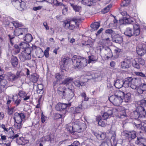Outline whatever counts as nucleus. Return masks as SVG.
<instances>
[{
  "label": "nucleus",
  "mask_w": 146,
  "mask_h": 146,
  "mask_svg": "<svg viewBox=\"0 0 146 146\" xmlns=\"http://www.w3.org/2000/svg\"><path fill=\"white\" fill-rule=\"evenodd\" d=\"M71 60L74 66L79 69L87 65L86 59L80 56L74 55L72 57Z\"/></svg>",
  "instance_id": "1"
},
{
  "label": "nucleus",
  "mask_w": 146,
  "mask_h": 146,
  "mask_svg": "<svg viewBox=\"0 0 146 146\" xmlns=\"http://www.w3.org/2000/svg\"><path fill=\"white\" fill-rule=\"evenodd\" d=\"M146 115V112L145 108L141 106H138L136 110L130 114L132 119H139L141 117H145Z\"/></svg>",
  "instance_id": "2"
},
{
  "label": "nucleus",
  "mask_w": 146,
  "mask_h": 146,
  "mask_svg": "<svg viewBox=\"0 0 146 146\" xmlns=\"http://www.w3.org/2000/svg\"><path fill=\"white\" fill-rule=\"evenodd\" d=\"M133 30L130 27H127L125 30L124 34L126 36L131 37L134 36H136L140 34V29L138 24H135L133 25Z\"/></svg>",
  "instance_id": "3"
},
{
  "label": "nucleus",
  "mask_w": 146,
  "mask_h": 146,
  "mask_svg": "<svg viewBox=\"0 0 146 146\" xmlns=\"http://www.w3.org/2000/svg\"><path fill=\"white\" fill-rule=\"evenodd\" d=\"M100 75L98 73H94L91 72H88L86 73L84 76V82L80 81V87L84 86L86 85V82H87L89 80L91 79L96 80Z\"/></svg>",
  "instance_id": "4"
},
{
  "label": "nucleus",
  "mask_w": 146,
  "mask_h": 146,
  "mask_svg": "<svg viewBox=\"0 0 146 146\" xmlns=\"http://www.w3.org/2000/svg\"><path fill=\"white\" fill-rule=\"evenodd\" d=\"M74 127V133L76 132L81 133L84 131L86 127V124L77 120L73 122Z\"/></svg>",
  "instance_id": "5"
},
{
  "label": "nucleus",
  "mask_w": 146,
  "mask_h": 146,
  "mask_svg": "<svg viewBox=\"0 0 146 146\" xmlns=\"http://www.w3.org/2000/svg\"><path fill=\"white\" fill-rule=\"evenodd\" d=\"M31 50L29 48H27L22 51L19 56V58L22 62H24L26 60H30L31 59Z\"/></svg>",
  "instance_id": "6"
},
{
  "label": "nucleus",
  "mask_w": 146,
  "mask_h": 146,
  "mask_svg": "<svg viewBox=\"0 0 146 146\" xmlns=\"http://www.w3.org/2000/svg\"><path fill=\"white\" fill-rule=\"evenodd\" d=\"M73 78H69L66 79L63 81L62 84L66 85V87L68 88L67 90L74 91V87L73 85Z\"/></svg>",
  "instance_id": "7"
},
{
  "label": "nucleus",
  "mask_w": 146,
  "mask_h": 146,
  "mask_svg": "<svg viewBox=\"0 0 146 146\" xmlns=\"http://www.w3.org/2000/svg\"><path fill=\"white\" fill-rule=\"evenodd\" d=\"M71 60L68 57L62 58L60 62V68L62 71L65 70L68 64L70 62Z\"/></svg>",
  "instance_id": "8"
},
{
  "label": "nucleus",
  "mask_w": 146,
  "mask_h": 146,
  "mask_svg": "<svg viewBox=\"0 0 146 146\" xmlns=\"http://www.w3.org/2000/svg\"><path fill=\"white\" fill-rule=\"evenodd\" d=\"M109 100L114 105L119 106L123 102V99L115 95H112L109 98Z\"/></svg>",
  "instance_id": "9"
},
{
  "label": "nucleus",
  "mask_w": 146,
  "mask_h": 146,
  "mask_svg": "<svg viewBox=\"0 0 146 146\" xmlns=\"http://www.w3.org/2000/svg\"><path fill=\"white\" fill-rule=\"evenodd\" d=\"M136 51L139 55H144L146 53V43H139L137 48Z\"/></svg>",
  "instance_id": "10"
},
{
  "label": "nucleus",
  "mask_w": 146,
  "mask_h": 146,
  "mask_svg": "<svg viewBox=\"0 0 146 146\" xmlns=\"http://www.w3.org/2000/svg\"><path fill=\"white\" fill-rule=\"evenodd\" d=\"M145 64V61L141 58L135 59L133 62V66L137 69H140Z\"/></svg>",
  "instance_id": "11"
},
{
  "label": "nucleus",
  "mask_w": 146,
  "mask_h": 146,
  "mask_svg": "<svg viewBox=\"0 0 146 146\" xmlns=\"http://www.w3.org/2000/svg\"><path fill=\"white\" fill-rule=\"evenodd\" d=\"M21 76L20 71H17L16 74L10 72L8 74V80L9 81L13 82L20 78Z\"/></svg>",
  "instance_id": "12"
},
{
  "label": "nucleus",
  "mask_w": 146,
  "mask_h": 146,
  "mask_svg": "<svg viewBox=\"0 0 146 146\" xmlns=\"http://www.w3.org/2000/svg\"><path fill=\"white\" fill-rule=\"evenodd\" d=\"M27 30L24 28H17L14 31V35L16 36H19L20 38H21V36L23 35L24 36L25 34L27 32Z\"/></svg>",
  "instance_id": "13"
},
{
  "label": "nucleus",
  "mask_w": 146,
  "mask_h": 146,
  "mask_svg": "<svg viewBox=\"0 0 146 146\" xmlns=\"http://www.w3.org/2000/svg\"><path fill=\"white\" fill-rule=\"evenodd\" d=\"M71 106L70 103L66 104L64 103H59L56 104L55 108L56 110L62 111L63 110L67 109Z\"/></svg>",
  "instance_id": "14"
},
{
  "label": "nucleus",
  "mask_w": 146,
  "mask_h": 146,
  "mask_svg": "<svg viewBox=\"0 0 146 146\" xmlns=\"http://www.w3.org/2000/svg\"><path fill=\"white\" fill-rule=\"evenodd\" d=\"M66 93L62 98H66L68 100H74L75 99L74 97V91L67 90Z\"/></svg>",
  "instance_id": "15"
},
{
  "label": "nucleus",
  "mask_w": 146,
  "mask_h": 146,
  "mask_svg": "<svg viewBox=\"0 0 146 146\" xmlns=\"http://www.w3.org/2000/svg\"><path fill=\"white\" fill-rule=\"evenodd\" d=\"M131 61L128 59H125L121 63V68L123 69H127L131 66Z\"/></svg>",
  "instance_id": "16"
},
{
  "label": "nucleus",
  "mask_w": 146,
  "mask_h": 146,
  "mask_svg": "<svg viewBox=\"0 0 146 146\" xmlns=\"http://www.w3.org/2000/svg\"><path fill=\"white\" fill-rule=\"evenodd\" d=\"M112 41L117 43L121 44L123 41L122 37L119 35L116 34L111 36Z\"/></svg>",
  "instance_id": "17"
},
{
  "label": "nucleus",
  "mask_w": 146,
  "mask_h": 146,
  "mask_svg": "<svg viewBox=\"0 0 146 146\" xmlns=\"http://www.w3.org/2000/svg\"><path fill=\"white\" fill-rule=\"evenodd\" d=\"M145 138L143 133L140 132V133L137 135V140L135 141V144L139 145H141L142 142L145 141Z\"/></svg>",
  "instance_id": "18"
},
{
  "label": "nucleus",
  "mask_w": 146,
  "mask_h": 146,
  "mask_svg": "<svg viewBox=\"0 0 146 146\" xmlns=\"http://www.w3.org/2000/svg\"><path fill=\"white\" fill-rule=\"evenodd\" d=\"M137 92L139 94H143L146 91V84H142L138 86L137 89Z\"/></svg>",
  "instance_id": "19"
},
{
  "label": "nucleus",
  "mask_w": 146,
  "mask_h": 146,
  "mask_svg": "<svg viewBox=\"0 0 146 146\" xmlns=\"http://www.w3.org/2000/svg\"><path fill=\"white\" fill-rule=\"evenodd\" d=\"M133 78L131 77H128L125 78L123 81V86L125 88L129 87L131 84Z\"/></svg>",
  "instance_id": "20"
},
{
  "label": "nucleus",
  "mask_w": 146,
  "mask_h": 146,
  "mask_svg": "<svg viewBox=\"0 0 146 146\" xmlns=\"http://www.w3.org/2000/svg\"><path fill=\"white\" fill-rule=\"evenodd\" d=\"M96 121H98V124L99 125L102 127H104L106 123V120L102 118L101 116L97 117L96 118Z\"/></svg>",
  "instance_id": "21"
},
{
  "label": "nucleus",
  "mask_w": 146,
  "mask_h": 146,
  "mask_svg": "<svg viewBox=\"0 0 146 146\" xmlns=\"http://www.w3.org/2000/svg\"><path fill=\"white\" fill-rule=\"evenodd\" d=\"M66 91H67L66 88L60 86L57 89V92L62 98L64 95H65V93L66 92Z\"/></svg>",
  "instance_id": "22"
},
{
  "label": "nucleus",
  "mask_w": 146,
  "mask_h": 146,
  "mask_svg": "<svg viewBox=\"0 0 146 146\" xmlns=\"http://www.w3.org/2000/svg\"><path fill=\"white\" fill-rule=\"evenodd\" d=\"M93 133L99 140H103L105 139L106 137V134L103 133H98L94 132Z\"/></svg>",
  "instance_id": "23"
},
{
  "label": "nucleus",
  "mask_w": 146,
  "mask_h": 146,
  "mask_svg": "<svg viewBox=\"0 0 146 146\" xmlns=\"http://www.w3.org/2000/svg\"><path fill=\"white\" fill-rule=\"evenodd\" d=\"M112 113L111 110H109L107 111L104 112L101 116L102 118L106 120L108 118H110L111 117Z\"/></svg>",
  "instance_id": "24"
},
{
  "label": "nucleus",
  "mask_w": 146,
  "mask_h": 146,
  "mask_svg": "<svg viewBox=\"0 0 146 146\" xmlns=\"http://www.w3.org/2000/svg\"><path fill=\"white\" fill-rule=\"evenodd\" d=\"M114 86L117 88H120L123 86V81L122 80L117 79L115 81Z\"/></svg>",
  "instance_id": "25"
},
{
  "label": "nucleus",
  "mask_w": 146,
  "mask_h": 146,
  "mask_svg": "<svg viewBox=\"0 0 146 146\" xmlns=\"http://www.w3.org/2000/svg\"><path fill=\"white\" fill-rule=\"evenodd\" d=\"M126 136H127L129 139H132L135 138L137 137L136 132L134 131H132L131 132H128L126 134Z\"/></svg>",
  "instance_id": "26"
},
{
  "label": "nucleus",
  "mask_w": 146,
  "mask_h": 146,
  "mask_svg": "<svg viewBox=\"0 0 146 146\" xmlns=\"http://www.w3.org/2000/svg\"><path fill=\"white\" fill-rule=\"evenodd\" d=\"M11 63L13 67H16L18 64V59L16 56L12 55L11 58Z\"/></svg>",
  "instance_id": "27"
},
{
  "label": "nucleus",
  "mask_w": 146,
  "mask_h": 146,
  "mask_svg": "<svg viewBox=\"0 0 146 146\" xmlns=\"http://www.w3.org/2000/svg\"><path fill=\"white\" fill-rule=\"evenodd\" d=\"M123 23L128 24H132L133 25H134L133 24L134 23V21L132 18H128L127 17H123Z\"/></svg>",
  "instance_id": "28"
},
{
  "label": "nucleus",
  "mask_w": 146,
  "mask_h": 146,
  "mask_svg": "<svg viewBox=\"0 0 146 146\" xmlns=\"http://www.w3.org/2000/svg\"><path fill=\"white\" fill-rule=\"evenodd\" d=\"M131 94L128 92L124 94L123 97V101L126 102H128L130 101L131 99Z\"/></svg>",
  "instance_id": "29"
},
{
  "label": "nucleus",
  "mask_w": 146,
  "mask_h": 146,
  "mask_svg": "<svg viewBox=\"0 0 146 146\" xmlns=\"http://www.w3.org/2000/svg\"><path fill=\"white\" fill-rule=\"evenodd\" d=\"M23 39L26 42H29L32 41L33 37L31 35L27 34L24 37H23Z\"/></svg>",
  "instance_id": "30"
},
{
  "label": "nucleus",
  "mask_w": 146,
  "mask_h": 146,
  "mask_svg": "<svg viewBox=\"0 0 146 146\" xmlns=\"http://www.w3.org/2000/svg\"><path fill=\"white\" fill-rule=\"evenodd\" d=\"M13 119H14L15 122L22 123L23 120L19 115V113H18L17 112L15 113Z\"/></svg>",
  "instance_id": "31"
},
{
  "label": "nucleus",
  "mask_w": 146,
  "mask_h": 146,
  "mask_svg": "<svg viewBox=\"0 0 146 146\" xmlns=\"http://www.w3.org/2000/svg\"><path fill=\"white\" fill-rule=\"evenodd\" d=\"M0 84L1 86V88H5V90L9 86L8 85V82L7 80L3 79L1 81Z\"/></svg>",
  "instance_id": "32"
},
{
  "label": "nucleus",
  "mask_w": 146,
  "mask_h": 146,
  "mask_svg": "<svg viewBox=\"0 0 146 146\" xmlns=\"http://www.w3.org/2000/svg\"><path fill=\"white\" fill-rule=\"evenodd\" d=\"M22 1V0H12L11 3L17 9Z\"/></svg>",
  "instance_id": "33"
},
{
  "label": "nucleus",
  "mask_w": 146,
  "mask_h": 146,
  "mask_svg": "<svg viewBox=\"0 0 146 146\" xmlns=\"http://www.w3.org/2000/svg\"><path fill=\"white\" fill-rule=\"evenodd\" d=\"M13 100L15 101V103L16 106H18L20 104L22 100L21 98H18L17 95L13 96Z\"/></svg>",
  "instance_id": "34"
},
{
  "label": "nucleus",
  "mask_w": 146,
  "mask_h": 146,
  "mask_svg": "<svg viewBox=\"0 0 146 146\" xmlns=\"http://www.w3.org/2000/svg\"><path fill=\"white\" fill-rule=\"evenodd\" d=\"M26 9V3L23 1H22L19 5V7L17 10L22 11L25 9Z\"/></svg>",
  "instance_id": "35"
},
{
  "label": "nucleus",
  "mask_w": 146,
  "mask_h": 146,
  "mask_svg": "<svg viewBox=\"0 0 146 146\" xmlns=\"http://www.w3.org/2000/svg\"><path fill=\"white\" fill-rule=\"evenodd\" d=\"M38 77V76L36 74L31 75L30 80L33 83H35L37 81Z\"/></svg>",
  "instance_id": "36"
},
{
  "label": "nucleus",
  "mask_w": 146,
  "mask_h": 146,
  "mask_svg": "<svg viewBox=\"0 0 146 146\" xmlns=\"http://www.w3.org/2000/svg\"><path fill=\"white\" fill-rule=\"evenodd\" d=\"M93 0H82V3L88 6H91L93 3Z\"/></svg>",
  "instance_id": "37"
},
{
  "label": "nucleus",
  "mask_w": 146,
  "mask_h": 146,
  "mask_svg": "<svg viewBox=\"0 0 146 146\" xmlns=\"http://www.w3.org/2000/svg\"><path fill=\"white\" fill-rule=\"evenodd\" d=\"M100 25V23L98 22H95L94 23L92 24L90 27L92 28V30L93 29L94 30L97 29Z\"/></svg>",
  "instance_id": "38"
},
{
  "label": "nucleus",
  "mask_w": 146,
  "mask_h": 146,
  "mask_svg": "<svg viewBox=\"0 0 146 146\" xmlns=\"http://www.w3.org/2000/svg\"><path fill=\"white\" fill-rule=\"evenodd\" d=\"M66 129L70 133L73 134H74V125H73V123L72 124H68L66 127Z\"/></svg>",
  "instance_id": "39"
},
{
  "label": "nucleus",
  "mask_w": 146,
  "mask_h": 146,
  "mask_svg": "<svg viewBox=\"0 0 146 146\" xmlns=\"http://www.w3.org/2000/svg\"><path fill=\"white\" fill-rule=\"evenodd\" d=\"M124 94V93L121 91H117L114 93V95L121 98L123 99V97Z\"/></svg>",
  "instance_id": "40"
},
{
  "label": "nucleus",
  "mask_w": 146,
  "mask_h": 146,
  "mask_svg": "<svg viewBox=\"0 0 146 146\" xmlns=\"http://www.w3.org/2000/svg\"><path fill=\"white\" fill-rule=\"evenodd\" d=\"M44 139L46 141H50L51 142L54 140L53 136L51 134L45 136L44 137Z\"/></svg>",
  "instance_id": "41"
},
{
  "label": "nucleus",
  "mask_w": 146,
  "mask_h": 146,
  "mask_svg": "<svg viewBox=\"0 0 146 146\" xmlns=\"http://www.w3.org/2000/svg\"><path fill=\"white\" fill-rule=\"evenodd\" d=\"M131 0H124L123 1L121 4V7H127L130 3Z\"/></svg>",
  "instance_id": "42"
},
{
  "label": "nucleus",
  "mask_w": 146,
  "mask_h": 146,
  "mask_svg": "<svg viewBox=\"0 0 146 146\" xmlns=\"http://www.w3.org/2000/svg\"><path fill=\"white\" fill-rule=\"evenodd\" d=\"M138 119H135L133 122V124L137 128H140L141 126V122L138 120Z\"/></svg>",
  "instance_id": "43"
},
{
  "label": "nucleus",
  "mask_w": 146,
  "mask_h": 146,
  "mask_svg": "<svg viewBox=\"0 0 146 146\" xmlns=\"http://www.w3.org/2000/svg\"><path fill=\"white\" fill-rule=\"evenodd\" d=\"M23 125L22 122H15L14 127L15 129L19 130L21 129Z\"/></svg>",
  "instance_id": "44"
},
{
  "label": "nucleus",
  "mask_w": 146,
  "mask_h": 146,
  "mask_svg": "<svg viewBox=\"0 0 146 146\" xmlns=\"http://www.w3.org/2000/svg\"><path fill=\"white\" fill-rule=\"evenodd\" d=\"M105 50L107 52V57L109 58H111L112 56V53L109 47H107Z\"/></svg>",
  "instance_id": "45"
},
{
  "label": "nucleus",
  "mask_w": 146,
  "mask_h": 146,
  "mask_svg": "<svg viewBox=\"0 0 146 146\" xmlns=\"http://www.w3.org/2000/svg\"><path fill=\"white\" fill-rule=\"evenodd\" d=\"M126 117V114L124 110H122L120 112L119 114L118 115L119 118H124Z\"/></svg>",
  "instance_id": "46"
},
{
  "label": "nucleus",
  "mask_w": 146,
  "mask_h": 146,
  "mask_svg": "<svg viewBox=\"0 0 146 146\" xmlns=\"http://www.w3.org/2000/svg\"><path fill=\"white\" fill-rule=\"evenodd\" d=\"M88 63H90L92 61H97L98 58L94 56H88Z\"/></svg>",
  "instance_id": "47"
},
{
  "label": "nucleus",
  "mask_w": 146,
  "mask_h": 146,
  "mask_svg": "<svg viewBox=\"0 0 146 146\" xmlns=\"http://www.w3.org/2000/svg\"><path fill=\"white\" fill-rule=\"evenodd\" d=\"M82 105H80L76 108H75V109H74L75 110L73 112L74 113H80L82 111Z\"/></svg>",
  "instance_id": "48"
},
{
  "label": "nucleus",
  "mask_w": 146,
  "mask_h": 146,
  "mask_svg": "<svg viewBox=\"0 0 146 146\" xmlns=\"http://www.w3.org/2000/svg\"><path fill=\"white\" fill-rule=\"evenodd\" d=\"M112 111L111 117H114L115 116L118 117L119 114H118V111L116 109H113L111 110Z\"/></svg>",
  "instance_id": "49"
},
{
  "label": "nucleus",
  "mask_w": 146,
  "mask_h": 146,
  "mask_svg": "<svg viewBox=\"0 0 146 146\" xmlns=\"http://www.w3.org/2000/svg\"><path fill=\"white\" fill-rule=\"evenodd\" d=\"M112 7V5L110 4L104 8L102 11V13H105L108 12L110 10V9Z\"/></svg>",
  "instance_id": "50"
},
{
  "label": "nucleus",
  "mask_w": 146,
  "mask_h": 146,
  "mask_svg": "<svg viewBox=\"0 0 146 146\" xmlns=\"http://www.w3.org/2000/svg\"><path fill=\"white\" fill-rule=\"evenodd\" d=\"M27 44L26 42H23L20 43L19 44V46H20V48L25 49L27 48Z\"/></svg>",
  "instance_id": "51"
},
{
  "label": "nucleus",
  "mask_w": 146,
  "mask_h": 146,
  "mask_svg": "<svg viewBox=\"0 0 146 146\" xmlns=\"http://www.w3.org/2000/svg\"><path fill=\"white\" fill-rule=\"evenodd\" d=\"M18 95L20 98H23L26 96L27 94L23 91L20 90L18 93Z\"/></svg>",
  "instance_id": "52"
},
{
  "label": "nucleus",
  "mask_w": 146,
  "mask_h": 146,
  "mask_svg": "<svg viewBox=\"0 0 146 146\" xmlns=\"http://www.w3.org/2000/svg\"><path fill=\"white\" fill-rule=\"evenodd\" d=\"M71 6L72 7L74 10L76 11H79L81 9V7L80 6H77L73 4H71Z\"/></svg>",
  "instance_id": "53"
},
{
  "label": "nucleus",
  "mask_w": 146,
  "mask_h": 146,
  "mask_svg": "<svg viewBox=\"0 0 146 146\" xmlns=\"http://www.w3.org/2000/svg\"><path fill=\"white\" fill-rule=\"evenodd\" d=\"M14 47L15 49V53L16 54L19 53L20 51V46H19L17 44L14 45Z\"/></svg>",
  "instance_id": "54"
},
{
  "label": "nucleus",
  "mask_w": 146,
  "mask_h": 146,
  "mask_svg": "<svg viewBox=\"0 0 146 146\" xmlns=\"http://www.w3.org/2000/svg\"><path fill=\"white\" fill-rule=\"evenodd\" d=\"M12 23L16 28H18L22 26L21 23H20L19 22L17 21H13L12 22Z\"/></svg>",
  "instance_id": "55"
},
{
  "label": "nucleus",
  "mask_w": 146,
  "mask_h": 146,
  "mask_svg": "<svg viewBox=\"0 0 146 146\" xmlns=\"http://www.w3.org/2000/svg\"><path fill=\"white\" fill-rule=\"evenodd\" d=\"M139 104L140 106H141L144 108V106H146V100H142L139 102Z\"/></svg>",
  "instance_id": "56"
},
{
  "label": "nucleus",
  "mask_w": 146,
  "mask_h": 146,
  "mask_svg": "<svg viewBox=\"0 0 146 146\" xmlns=\"http://www.w3.org/2000/svg\"><path fill=\"white\" fill-rule=\"evenodd\" d=\"M105 33L106 34H110L111 37L113 36V35L114 34L115 32L111 29H108L106 30Z\"/></svg>",
  "instance_id": "57"
},
{
  "label": "nucleus",
  "mask_w": 146,
  "mask_h": 146,
  "mask_svg": "<svg viewBox=\"0 0 146 146\" xmlns=\"http://www.w3.org/2000/svg\"><path fill=\"white\" fill-rule=\"evenodd\" d=\"M141 80L140 78H135L134 81V84H135L136 85L138 86L140 84Z\"/></svg>",
  "instance_id": "58"
},
{
  "label": "nucleus",
  "mask_w": 146,
  "mask_h": 146,
  "mask_svg": "<svg viewBox=\"0 0 146 146\" xmlns=\"http://www.w3.org/2000/svg\"><path fill=\"white\" fill-rule=\"evenodd\" d=\"M80 96L84 98V100L85 101H88L89 99V98L88 97H87L86 96V94L85 92H82L80 94Z\"/></svg>",
  "instance_id": "59"
},
{
  "label": "nucleus",
  "mask_w": 146,
  "mask_h": 146,
  "mask_svg": "<svg viewBox=\"0 0 146 146\" xmlns=\"http://www.w3.org/2000/svg\"><path fill=\"white\" fill-rule=\"evenodd\" d=\"M43 89V85L42 84H39L38 85L37 88V92L39 91L40 92Z\"/></svg>",
  "instance_id": "60"
},
{
  "label": "nucleus",
  "mask_w": 146,
  "mask_h": 146,
  "mask_svg": "<svg viewBox=\"0 0 146 146\" xmlns=\"http://www.w3.org/2000/svg\"><path fill=\"white\" fill-rule=\"evenodd\" d=\"M35 52L37 55L41 54L43 53L42 49L40 48H38Z\"/></svg>",
  "instance_id": "61"
},
{
  "label": "nucleus",
  "mask_w": 146,
  "mask_h": 146,
  "mask_svg": "<svg viewBox=\"0 0 146 146\" xmlns=\"http://www.w3.org/2000/svg\"><path fill=\"white\" fill-rule=\"evenodd\" d=\"M67 7L66 5L64 7L62 10V13L64 15H66L67 13Z\"/></svg>",
  "instance_id": "62"
},
{
  "label": "nucleus",
  "mask_w": 146,
  "mask_h": 146,
  "mask_svg": "<svg viewBox=\"0 0 146 146\" xmlns=\"http://www.w3.org/2000/svg\"><path fill=\"white\" fill-rule=\"evenodd\" d=\"M135 74L136 75L138 76H140L143 77H145V75L142 72H135Z\"/></svg>",
  "instance_id": "63"
},
{
  "label": "nucleus",
  "mask_w": 146,
  "mask_h": 146,
  "mask_svg": "<svg viewBox=\"0 0 146 146\" xmlns=\"http://www.w3.org/2000/svg\"><path fill=\"white\" fill-rule=\"evenodd\" d=\"M14 109L13 108H8L7 109V112L8 114L9 115H11L12 114L14 111Z\"/></svg>",
  "instance_id": "64"
}]
</instances>
